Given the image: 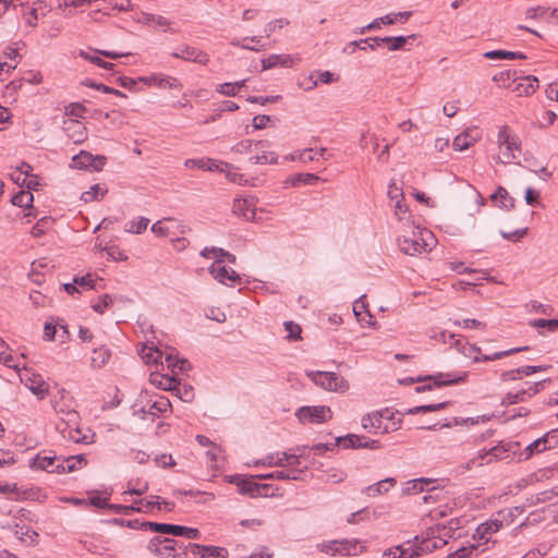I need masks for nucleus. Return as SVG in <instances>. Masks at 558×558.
<instances>
[{
  "mask_svg": "<svg viewBox=\"0 0 558 558\" xmlns=\"http://www.w3.org/2000/svg\"><path fill=\"white\" fill-rule=\"evenodd\" d=\"M497 143L500 150L497 158L498 161L504 165L511 163L518 157L515 153L520 154L521 151L520 144H518L517 140L510 135L508 126L499 129Z\"/></svg>",
  "mask_w": 558,
  "mask_h": 558,
  "instance_id": "nucleus-1",
  "label": "nucleus"
},
{
  "mask_svg": "<svg viewBox=\"0 0 558 558\" xmlns=\"http://www.w3.org/2000/svg\"><path fill=\"white\" fill-rule=\"evenodd\" d=\"M307 376L322 388L329 391H345L349 388L348 381L336 373L311 372Z\"/></svg>",
  "mask_w": 558,
  "mask_h": 558,
  "instance_id": "nucleus-2",
  "label": "nucleus"
},
{
  "mask_svg": "<svg viewBox=\"0 0 558 558\" xmlns=\"http://www.w3.org/2000/svg\"><path fill=\"white\" fill-rule=\"evenodd\" d=\"M425 234L432 236V234L427 230L420 229L413 230L410 236L402 235V238L399 239L400 250L404 254L411 256L422 253L428 246V243L424 238Z\"/></svg>",
  "mask_w": 558,
  "mask_h": 558,
  "instance_id": "nucleus-3",
  "label": "nucleus"
},
{
  "mask_svg": "<svg viewBox=\"0 0 558 558\" xmlns=\"http://www.w3.org/2000/svg\"><path fill=\"white\" fill-rule=\"evenodd\" d=\"M106 162V156L93 155L89 151L81 150L72 157L70 167L78 170L101 171Z\"/></svg>",
  "mask_w": 558,
  "mask_h": 558,
  "instance_id": "nucleus-4",
  "label": "nucleus"
},
{
  "mask_svg": "<svg viewBox=\"0 0 558 558\" xmlns=\"http://www.w3.org/2000/svg\"><path fill=\"white\" fill-rule=\"evenodd\" d=\"M412 544L414 548L412 554H414L415 557H420L432 553L435 549L444 547L447 544V541L440 535H435L434 529H430V531L427 532L426 537L420 538L418 536H415L412 539Z\"/></svg>",
  "mask_w": 558,
  "mask_h": 558,
  "instance_id": "nucleus-5",
  "label": "nucleus"
},
{
  "mask_svg": "<svg viewBox=\"0 0 558 558\" xmlns=\"http://www.w3.org/2000/svg\"><path fill=\"white\" fill-rule=\"evenodd\" d=\"M58 393L60 395L59 400H52L53 410L58 414L64 415L61 418L66 424H76L78 421V413L74 409L72 397L64 389L59 390Z\"/></svg>",
  "mask_w": 558,
  "mask_h": 558,
  "instance_id": "nucleus-6",
  "label": "nucleus"
},
{
  "mask_svg": "<svg viewBox=\"0 0 558 558\" xmlns=\"http://www.w3.org/2000/svg\"><path fill=\"white\" fill-rule=\"evenodd\" d=\"M296 416L301 423H323L331 418V411L328 407H302L298 410Z\"/></svg>",
  "mask_w": 558,
  "mask_h": 558,
  "instance_id": "nucleus-7",
  "label": "nucleus"
},
{
  "mask_svg": "<svg viewBox=\"0 0 558 558\" xmlns=\"http://www.w3.org/2000/svg\"><path fill=\"white\" fill-rule=\"evenodd\" d=\"M520 448L519 442H500L499 445L490 448L488 451L480 452V459H485L486 463H490L492 461L505 460L514 456Z\"/></svg>",
  "mask_w": 558,
  "mask_h": 558,
  "instance_id": "nucleus-8",
  "label": "nucleus"
},
{
  "mask_svg": "<svg viewBox=\"0 0 558 558\" xmlns=\"http://www.w3.org/2000/svg\"><path fill=\"white\" fill-rule=\"evenodd\" d=\"M466 378H468V373L466 372H461L459 375L450 374V373H447V374L438 373L435 376H426L424 378V380L433 379L435 387H442V386H449V385H454V384L462 383ZM432 389H433V385L428 384V385L416 387L415 391L416 392H423V391L432 390Z\"/></svg>",
  "mask_w": 558,
  "mask_h": 558,
  "instance_id": "nucleus-9",
  "label": "nucleus"
},
{
  "mask_svg": "<svg viewBox=\"0 0 558 558\" xmlns=\"http://www.w3.org/2000/svg\"><path fill=\"white\" fill-rule=\"evenodd\" d=\"M178 542L172 538L155 536L148 543V549L161 558L177 556Z\"/></svg>",
  "mask_w": 558,
  "mask_h": 558,
  "instance_id": "nucleus-10",
  "label": "nucleus"
},
{
  "mask_svg": "<svg viewBox=\"0 0 558 558\" xmlns=\"http://www.w3.org/2000/svg\"><path fill=\"white\" fill-rule=\"evenodd\" d=\"M336 445H341L344 449L350 448H367V449H379L381 444L379 440L367 439L364 436L355 434H349L344 437L340 436L336 438Z\"/></svg>",
  "mask_w": 558,
  "mask_h": 558,
  "instance_id": "nucleus-11",
  "label": "nucleus"
},
{
  "mask_svg": "<svg viewBox=\"0 0 558 558\" xmlns=\"http://www.w3.org/2000/svg\"><path fill=\"white\" fill-rule=\"evenodd\" d=\"M256 155L248 158L252 165H276L278 156L275 151L268 150L270 143L268 141H258L255 144Z\"/></svg>",
  "mask_w": 558,
  "mask_h": 558,
  "instance_id": "nucleus-12",
  "label": "nucleus"
},
{
  "mask_svg": "<svg viewBox=\"0 0 558 558\" xmlns=\"http://www.w3.org/2000/svg\"><path fill=\"white\" fill-rule=\"evenodd\" d=\"M227 480L229 483L236 485L240 494L248 495L251 497H257L260 495V490L267 487V485H259L251 478H245L241 475H230L227 476Z\"/></svg>",
  "mask_w": 558,
  "mask_h": 558,
  "instance_id": "nucleus-13",
  "label": "nucleus"
},
{
  "mask_svg": "<svg viewBox=\"0 0 558 558\" xmlns=\"http://www.w3.org/2000/svg\"><path fill=\"white\" fill-rule=\"evenodd\" d=\"M63 131L74 144H82L87 140V129L77 119L64 121Z\"/></svg>",
  "mask_w": 558,
  "mask_h": 558,
  "instance_id": "nucleus-14",
  "label": "nucleus"
},
{
  "mask_svg": "<svg viewBox=\"0 0 558 558\" xmlns=\"http://www.w3.org/2000/svg\"><path fill=\"white\" fill-rule=\"evenodd\" d=\"M171 56L173 58L201 63L203 65H206L209 62V57L206 52L190 46H183L178 51L172 52Z\"/></svg>",
  "mask_w": 558,
  "mask_h": 558,
  "instance_id": "nucleus-15",
  "label": "nucleus"
},
{
  "mask_svg": "<svg viewBox=\"0 0 558 558\" xmlns=\"http://www.w3.org/2000/svg\"><path fill=\"white\" fill-rule=\"evenodd\" d=\"M192 554L199 558H228V550L225 547L207 546L201 544H189Z\"/></svg>",
  "mask_w": 558,
  "mask_h": 558,
  "instance_id": "nucleus-16",
  "label": "nucleus"
},
{
  "mask_svg": "<svg viewBox=\"0 0 558 558\" xmlns=\"http://www.w3.org/2000/svg\"><path fill=\"white\" fill-rule=\"evenodd\" d=\"M356 541H349V539H342V541H330L328 543H323L320 545V550L324 553H340L343 555H355V547H356Z\"/></svg>",
  "mask_w": 558,
  "mask_h": 558,
  "instance_id": "nucleus-17",
  "label": "nucleus"
},
{
  "mask_svg": "<svg viewBox=\"0 0 558 558\" xmlns=\"http://www.w3.org/2000/svg\"><path fill=\"white\" fill-rule=\"evenodd\" d=\"M481 137L480 131L477 129L468 130L465 132L460 133L453 140V148L456 150L462 151L473 146Z\"/></svg>",
  "mask_w": 558,
  "mask_h": 558,
  "instance_id": "nucleus-18",
  "label": "nucleus"
},
{
  "mask_svg": "<svg viewBox=\"0 0 558 558\" xmlns=\"http://www.w3.org/2000/svg\"><path fill=\"white\" fill-rule=\"evenodd\" d=\"M222 260H216L210 267L209 272L221 283H226L227 280L238 281L240 280L239 275L233 270L229 269L226 266L221 265Z\"/></svg>",
  "mask_w": 558,
  "mask_h": 558,
  "instance_id": "nucleus-19",
  "label": "nucleus"
},
{
  "mask_svg": "<svg viewBox=\"0 0 558 558\" xmlns=\"http://www.w3.org/2000/svg\"><path fill=\"white\" fill-rule=\"evenodd\" d=\"M302 473L303 470L301 469L280 470L267 474L256 475V477L259 480L300 481L302 480Z\"/></svg>",
  "mask_w": 558,
  "mask_h": 558,
  "instance_id": "nucleus-20",
  "label": "nucleus"
},
{
  "mask_svg": "<svg viewBox=\"0 0 558 558\" xmlns=\"http://www.w3.org/2000/svg\"><path fill=\"white\" fill-rule=\"evenodd\" d=\"M527 350H529V347L525 345V347L512 348V349L505 350V351H498L493 354H481V352H480V353H475V355L473 356V362L477 363V362L496 361V360H500L502 357L512 355L514 353L527 351Z\"/></svg>",
  "mask_w": 558,
  "mask_h": 558,
  "instance_id": "nucleus-21",
  "label": "nucleus"
},
{
  "mask_svg": "<svg viewBox=\"0 0 558 558\" xmlns=\"http://www.w3.org/2000/svg\"><path fill=\"white\" fill-rule=\"evenodd\" d=\"M233 213L242 217L243 219L250 221L255 218V208L252 206V204L247 199L243 198H236L233 202Z\"/></svg>",
  "mask_w": 558,
  "mask_h": 558,
  "instance_id": "nucleus-22",
  "label": "nucleus"
},
{
  "mask_svg": "<svg viewBox=\"0 0 558 558\" xmlns=\"http://www.w3.org/2000/svg\"><path fill=\"white\" fill-rule=\"evenodd\" d=\"M25 385L39 399H44L48 395L49 386L40 375H33L26 380Z\"/></svg>",
  "mask_w": 558,
  "mask_h": 558,
  "instance_id": "nucleus-23",
  "label": "nucleus"
},
{
  "mask_svg": "<svg viewBox=\"0 0 558 558\" xmlns=\"http://www.w3.org/2000/svg\"><path fill=\"white\" fill-rule=\"evenodd\" d=\"M413 544L412 541H408L401 545L389 548L384 553V556L387 558H414L415 555L412 554Z\"/></svg>",
  "mask_w": 558,
  "mask_h": 558,
  "instance_id": "nucleus-24",
  "label": "nucleus"
},
{
  "mask_svg": "<svg viewBox=\"0 0 558 558\" xmlns=\"http://www.w3.org/2000/svg\"><path fill=\"white\" fill-rule=\"evenodd\" d=\"M82 462L86 463L84 456H82V454L71 456V457L64 458L62 461L57 463L56 468L51 469V470H52V472H56L58 474L72 472V471L76 470V463H82Z\"/></svg>",
  "mask_w": 558,
  "mask_h": 558,
  "instance_id": "nucleus-25",
  "label": "nucleus"
},
{
  "mask_svg": "<svg viewBox=\"0 0 558 558\" xmlns=\"http://www.w3.org/2000/svg\"><path fill=\"white\" fill-rule=\"evenodd\" d=\"M538 87V80L535 76L529 75L523 78L522 83H518L514 92L518 96H530Z\"/></svg>",
  "mask_w": 558,
  "mask_h": 558,
  "instance_id": "nucleus-26",
  "label": "nucleus"
},
{
  "mask_svg": "<svg viewBox=\"0 0 558 558\" xmlns=\"http://www.w3.org/2000/svg\"><path fill=\"white\" fill-rule=\"evenodd\" d=\"M59 462L60 460L56 456H41L38 453L34 458L32 466L53 473L51 469H54Z\"/></svg>",
  "mask_w": 558,
  "mask_h": 558,
  "instance_id": "nucleus-27",
  "label": "nucleus"
},
{
  "mask_svg": "<svg viewBox=\"0 0 558 558\" xmlns=\"http://www.w3.org/2000/svg\"><path fill=\"white\" fill-rule=\"evenodd\" d=\"M497 533L495 531V529L493 527V525L490 524V522L487 520L486 522L480 524L474 534H473V538L475 541H477L478 543L480 542H483V544H487L490 542L492 539V536Z\"/></svg>",
  "mask_w": 558,
  "mask_h": 558,
  "instance_id": "nucleus-28",
  "label": "nucleus"
},
{
  "mask_svg": "<svg viewBox=\"0 0 558 558\" xmlns=\"http://www.w3.org/2000/svg\"><path fill=\"white\" fill-rule=\"evenodd\" d=\"M365 295H362L359 300L353 303V312L356 319L361 323L371 324L372 315L367 310V305L364 301Z\"/></svg>",
  "mask_w": 558,
  "mask_h": 558,
  "instance_id": "nucleus-29",
  "label": "nucleus"
},
{
  "mask_svg": "<svg viewBox=\"0 0 558 558\" xmlns=\"http://www.w3.org/2000/svg\"><path fill=\"white\" fill-rule=\"evenodd\" d=\"M165 361L167 363L168 368H170L173 374L184 373L191 367L187 360L179 359L177 356H173L171 353L166 354Z\"/></svg>",
  "mask_w": 558,
  "mask_h": 558,
  "instance_id": "nucleus-30",
  "label": "nucleus"
},
{
  "mask_svg": "<svg viewBox=\"0 0 558 558\" xmlns=\"http://www.w3.org/2000/svg\"><path fill=\"white\" fill-rule=\"evenodd\" d=\"M523 507H510L498 511L499 522H502L505 526L511 525L514 520L523 513Z\"/></svg>",
  "mask_w": 558,
  "mask_h": 558,
  "instance_id": "nucleus-31",
  "label": "nucleus"
},
{
  "mask_svg": "<svg viewBox=\"0 0 558 558\" xmlns=\"http://www.w3.org/2000/svg\"><path fill=\"white\" fill-rule=\"evenodd\" d=\"M387 484H389V486L391 487L396 484V480L392 477H388L383 481H379L373 485L367 486L364 493L369 497H376L378 495H381L383 493L388 492L389 487L386 486Z\"/></svg>",
  "mask_w": 558,
  "mask_h": 558,
  "instance_id": "nucleus-32",
  "label": "nucleus"
},
{
  "mask_svg": "<svg viewBox=\"0 0 558 558\" xmlns=\"http://www.w3.org/2000/svg\"><path fill=\"white\" fill-rule=\"evenodd\" d=\"M487 59H509V60H525L526 56L520 51L508 50H490L484 53Z\"/></svg>",
  "mask_w": 558,
  "mask_h": 558,
  "instance_id": "nucleus-33",
  "label": "nucleus"
},
{
  "mask_svg": "<svg viewBox=\"0 0 558 558\" xmlns=\"http://www.w3.org/2000/svg\"><path fill=\"white\" fill-rule=\"evenodd\" d=\"M381 418L383 414L378 412L366 414L362 417V427L369 433L377 432L381 428Z\"/></svg>",
  "mask_w": 558,
  "mask_h": 558,
  "instance_id": "nucleus-34",
  "label": "nucleus"
},
{
  "mask_svg": "<svg viewBox=\"0 0 558 558\" xmlns=\"http://www.w3.org/2000/svg\"><path fill=\"white\" fill-rule=\"evenodd\" d=\"M141 356L147 364H158L159 362L162 364L161 359L163 357V352L157 347L143 345Z\"/></svg>",
  "mask_w": 558,
  "mask_h": 558,
  "instance_id": "nucleus-35",
  "label": "nucleus"
},
{
  "mask_svg": "<svg viewBox=\"0 0 558 558\" xmlns=\"http://www.w3.org/2000/svg\"><path fill=\"white\" fill-rule=\"evenodd\" d=\"M107 193H108L107 187H105L100 184H94L93 186L89 187L88 191H85L84 193H82L81 199L85 203H90V202L99 199V197L102 198Z\"/></svg>",
  "mask_w": 558,
  "mask_h": 558,
  "instance_id": "nucleus-36",
  "label": "nucleus"
},
{
  "mask_svg": "<svg viewBox=\"0 0 558 558\" xmlns=\"http://www.w3.org/2000/svg\"><path fill=\"white\" fill-rule=\"evenodd\" d=\"M151 383L158 385L163 390H178V385L180 383L174 378V376L169 375H157L151 377Z\"/></svg>",
  "mask_w": 558,
  "mask_h": 558,
  "instance_id": "nucleus-37",
  "label": "nucleus"
},
{
  "mask_svg": "<svg viewBox=\"0 0 558 558\" xmlns=\"http://www.w3.org/2000/svg\"><path fill=\"white\" fill-rule=\"evenodd\" d=\"M142 526L148 527V530L161 533V534H170L175 536V530L178 527L177 524H168V523H157V522H150V521H144Z\"/></svg>",
  "mask_w": 558,
  "mask_h": 558,
  "instance_id": "nucleus-38",
  "label": "nucleus"
},
{
  "mask_svg": "<svg viewBox=\"0 0 558 558\" xmlns=\"http://www.w3.org/2000/svg\"><path fill=\"white\" fill-rule=\"evenodd\" d=\"M110 355L111 353L109 349H107L106 347L94 349L90 357L93 367H102L106 364V362L110 359Z\"/></svg>",
  "mask_w": 558,
  "mask_h": 558,
  "instance_id": "nucleus-39",
  "label": "nucleus"
},
{
  "mask_svg": "<svg viewBox=\"0 0 558 558\" xmlns=\"http://www.w3.org/2000/svg\"><path fill=\"white\" fill-rule=\"evenodd\" d=\"M490 199L492 201L499 199L501 203L500 207H502L505 209L509 210V209L514 208V199L509 196L508 191L502 186L497 187L496 192L494 194H492Z\"/></svg>",
  "mask_w": 558,
  "mask_h": 558,
  "instance_id": "nucleus-40",
  "label": "nucleus"
},
{
  "mask_svg": "<svg viewBox=\"0 0 558 558\" xmlns=\"http://www.w3.org/2000/svg\"><path fill=\"white\" fill-rule=\"evenodd\" d=\"M414 38H415V35H410L408 37H404V36L383 37V39H380V40L384 41V45L387 46L388 50L396 51V50L402 49L409 39H414Z\"/></svg>",
  "mask_w": 558,
  "mask_h": 558,
  "instance_id": "nucleus-41",
  "label": "nucleus"
},
{
  "mask_svg": "<svg viewBox=\"0 0 558 558\" xmlns=\"http://www.w3.org/2000/svg\"><path fill=\"white\" fill-rule=\"evenodd\" d=\"M548 438H549V433L545 434L543 437H541V438L534 440L532 444H530L525 448V451L527 452L525 456V459H529L533 453H539V452H543L546 449H548L549 448V446H547Z\"/></svg>",
  "mask_w": 558,
  "mask_h": 558,
  "instance_id": "nucleus-42",
  "label": "nucleus"
},
{
  "mask_svg": "<svg viewBox=\"0 0 558 558\" xmlns=\"http://www.w3.org/2000/svg\"><path fill=\"white\" fill-rule=\"evenodd\" d=\"M154 499H159L158 496H150V499H140L137 501H135L133 505H135V509H133V511H136V512H149L151 511L154 508H157L160 510V504L158 500H154Z\"/></svg>",
  "mask_w": 558,
  "mask_h": 558,
  "instance_id": "nucleus-43",
  "label": "nucleus"
},
{
  "mask_svg": "<svg viewBox=\"0 0 558 558\" xmlns=\"http://www.w3.org/2000/svg\"><path fill=\"white\" fill-rule=\"evenodd\" d=\"M480 546L481 543L462 546L457 550L450 553L448 555V558H468L473 555L477 556Z\"/></svg>",
  "mask_w": 558,
  "mask_h": 558,
  "instance_id": "nucleus-44",
  "label": "nucleus"
},
{
  "mask_svg": "<svg viewBox=\"0 0 558 558\" xmlns=\"http://www.w3.org/2000/svg\"><path fill=\"white\" fill-rule=\"evenodd\" d=\"M171 408V403L167 397H159L154 403L150 405L148 413L157 416L159 414L166 413Z\"/></svg>",
  "mask_w": 558,
  "mask_h": 558,
  "instance_id": "nucleus-45",
  "label": "nucleus"
},
{
  "mask_svg": "<svg viewBox=\"0 0 558 558\" xmlns=\"http://www.w3.org/2000/svg\"><path fill=\"white\" fill-rule=\"evenodd\" d=\"M12 204L19 207H32L34 196L29 191H20L12 197Z\"/></svg>",
  "mask_w": 558,
  "mask_h": 558,
  "instance_id": "nucleus-46",
  "label": "nucleus"
},
{
  "mask_svg": "<svg viewBox=\"0 0 558 558\" xmlns=\"http://www.w3.org/2000/svg\"><path fill=\"white\" fill-rule=\"evenodd\" d=\"M149 219L146 217H138L125 225V231L134 234H141L148 227Z\"/></svg>",
  "mask_w": 558,
  "mask_h": 558,
  "instance_id": "nucleus-47",
  "label": "nucleus"
},
{
  "mask_svg": "<svg viewBox=\"0 0 558 558\" xmlns=\"http://www.w3.org/2000/svg\"><path fill=\"white\" fill-rule=\"evenodd\" d=\"M245 80L235 83H223L217 86V92L225 96H235L239 89L244 86Z\"/></svg>",
  "mask_w": 558,
  "mask_h": 558,
  "instance_id": "nucleus-48",
  "label": "nucleus"
},
{
  "mask_svg": "<svg viewBox=\"0 0 558 558\" xmlns=\"http://www.w3.org/2000/svg\"><path fill=\"white\" fill-rule=\"evenodd\" d=\"M290 61L288 56L271 54L262 61L263 70H268L277 66L278 64L287 65Z\"/></svg>",
  "mask_w": 558,
  "mask_h": 558,
  "instance_id": "nucleus-49",
  "label": "nucleus"
},
{
  "mask_svg": "<svg viewBox=\"0 0 558 558\" xmlns=\"http://www.w3.org/2000/svg\"><path fill=\"white\" fill-rule=\"evenodd\" d=\"M15 535L23 542H28L29 544H35L38 538L37 532L32 530L28 526H20L15 530Z\"/></svg>",
  "mask_w": 558,
  "mask_h": 558,
  "instance_id": "nucleus-50",
  "label": "nucleus"
},
{
  "mask_svg": "<svg viewBox=\"0 0 558 558\" xmlns=\"http://www.w3.org/2000/svg\"><path fill=\"white\" fill-rule=\"evenodd\" d=\"M450 404L449 401L446 402H439V403H433V404H426V405H418L413 409H410L408 411L409 414H417V413H425V412H434L438 410L446 409Z\"/></svg>",
  "mask_w": 558,
  "mask_h": 558,
  "instance_id": "nucleus-51",
  "label": "nucleus"
},
{
  "mask_svg": "<svg viewBox=\"0 0 558 558\" xmlns=\"http://www.w3.org/2000/svg\"><path fill=\"white\" fill-rule=\"evenodd\" d=\"M82 84L84 86H87V87H90V88H95L97 90H101L102 93H106V94H113V95H117V96H120V97H126L125 94H123L122 92L118 90V89H114L110 86H107L105 84H97L90 80H85L82 82Z\"/></svg>",
  "mask_w": 558,
  "mask_h": 558,
  "instance_id": "nucleus-52",
  "label": "nucleus"
},
{
  "mask_svg": "<svg viewBox=\"0 0 558 558\" xmlns=\"http://www.w3.org/2000/svg\"><path fill=\"white\" fill-rule=\"evenodd\" d=\"M319 178L316 174L313 173H300L294 174L290 178V182L293 186H298L300 184H313L317 182Z\"/></svg>",
  "mask_w": 558,
  "mask_h": 558,
  "instance_id": "nucleus-53",
  "label": "nucleus"
},
{
  "mask_svg": "<svg viewBox=\"0 0 558 558\" xmlns=\"http://www.w3.org/2000/svg\"><path fill=\"white\" fill-rule=\"evenodd\" d=\"M456 349L464 356H471L472 354L480 353L481 348L475 344H470L466 341L458 339L454 343Z\"/></svg>",
  "mask_w": 558,
  "mask_h": 558,
  "instance_id": "nucleus-54",
  "label": "nucleus"
},
{
  "mask_svg": "<svg viewBox=\"0 0 558 558\" xmlns=\"http://www.w3.org/2000/svg\"><path fill=\"white\" fill-rule=\"evenodd\" d=\"M80 56L83 59H85V60H87V61H89V62H92V63H94V64H96V65H98V66H100L102 69H106V70H112L113 66H114L113 63L107 62V61L102 60L100 57L92 56L90 53H88L86 51H83V50L80 51Z\"/></svg>",
  "mask_w": 558,
  "mask_h": 558,
  "instance_id": "nucleus-55",
  "label": "nucleus"
},
{
  "mask_svg": "<svg viewBox=\"0 0 558 558\" xmlns=\"http://www.w3.org/2000/svg\"><path fill=\"white\" fill-rule=\"evenodd\" d=\"M526 401L525 392L523 390H519L517 392H508L501 401L502 405L515 404L518 402Z\"/></svg>",
  "mask_w": 558,
  "mask_h": 558,
  "instance_id": "nucleus-56",
  "label": "nucleus"
},
{
  "mask_svg": "<svg viewBox=\"0 0 558 558\" xmlns=\"http://www.w3.org/2000/svg\"><path fill=\"white\" fill-rule=\"evenodd\" d=\"M284 329L288 331L287 338L289 340H300L302 339L301 332L302 328L299 324H295L291 320L284 323Z\"/></svg>",
  "mask_w": 558,
  "mask_h": 558,
  "instance_id": "nucleus-57",
  "label": "nucleus"
},
{
  "mask_svg": "<svg viewBox=\"0 0 558 558\" xmlns=\"http://www.w3.org/2000/svg\"><path fill=\"white\" fill-rule=\"evenodd\" d=\"M175 536H184L189 539H197L201 537V532L194 527L178 525Z\"/></svg>",
  "mask_w": 558,
  "mask_h": 558,
  "instance_id": "nucleus-58",
  "label": "nucleus"
},
{
  "mask_svg": "<svg viewBox=\"0 0 558 558\" xmlns=\"http://www.w3.org/2000/svg\"><path fill=\"white\" fill-rule=\"evenodd\" d=\"M530 325L534 328H548L549 330H555L558 328V319H533L530 322Z\"/></svg>",
  "mask_w": 558,
  "mask_h": 558,
  "instance_id": "nucleus-59",
  "label": "nucleus"
},
{
  "mask_svg": "<svg viewBox=\"0 0 558 558\" xmlns=\"http://www.w3.org/2000/svg\"><path fill=\"white\" fill-rule=\"evenodd\" d=\"M112 303V299L109 294L99 296L98 301L92 305L93 310L99 314H104L106 308Z\"/></svg>",
  "mask_w": 558,
  "mask_h": 558,
  "instance_id": "nucleus-60",
  "label": "nucleus"
},
{
  "mask_svg": "<svg viewBox=\"0 0 558 558\" xmlns=\"http://www.w3.org/2000/svg\"><path fill=\"white\" fill-rule=\"evenodd\" d=\"M206 161H208V163H206L204 170H207V171L225 172L231 168V166L228 162H219L218 163L216 160H214L211 158H206Z\"/></svg>",
  "mask_w": 558,
  "mask_h": 558,
  "instance_id": "nucleus-61",
  "label": "nucleus"
},
{
  "mask_svg": "<svg viewBox=\"0 0 558 558\" xmlns=\"http://www.w3.org/2000/svg\"><path fill=\"white\" fill-rule=\"evenodd\" d=\"M527 232V228L517 229L512 232L500 231V235L508 241L517 242L520 241Z\"/></svg>",
  "mask_w": 558,
  "mask_h": 558,
  "instance_id": "nucleus-62",
  "label": "nucleus"
},
{
  "mask_svg": "<svg viewBox=\"0 0 558 558\" xmlns=\"http://www.w3.org/2000/svg\"><path fill=\"white\" fill-rule=\"evenodd\" d=\"M85 111L86 108L78 102H72L65 108V114L75 118H83Z\"/></svg>",
  "mask_w": 558,
  "mask_h": 558,
  "instance_id": "nucleus-63",
  "label": "nucleus"
},
{
  "mask_svg": "<svg viewBox=\"0 0 558 558\" xmlns=\"http://www.w3.org/2000/svg\"><path fill=\"white\" fill-rule=\"evenodd\" d=\"M201 255L203 257H209V256H213L216 258V260L218 259H221L225 257V255H227V251H225L223 248H220V247H205L202 252H201Z\"/></svg>",
  "mask_w": 558,
  "mask_h": 558,
  "instance_id": "nucleus-64",
  "label": "nucleus"
}]
</instances>
